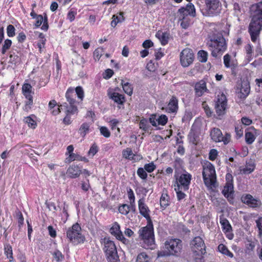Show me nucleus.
I'll return each instance as SVG.
<instances>
[{
	"instance_id": "nucleus-10",
	"label": "nucleus",
	"mask_w": 262,
	"mask_h": 262,
	"mask_svg": "<svg viewBox=\"0 0 262 262\" xmlns=\"http://www.w3.org/2000/svg\"><path fill=\"white\" fill-rule=\"evenodd\" d=\"M194 60V54L191 49L186 48L180 53V61L183 67H187L192 63Z\"/></svg>"
},
{
	"instance_id": "nucleus-19",
	"label": "nucleus",
	"mask_w": 262,
	"mask_h": 262,
	"mask_svg": "<svg viewBox=\"0 0 262 262\" xmlns=\"http://www.w3.org/2000/svg\"><path fill=\"white\" fill-rule=\"evenodd\" d=\"M194 91L195 95L199 97L202 96L204 93L208 92L206 81L203 79L196 82L194 86Z\"/></svg>"
},
{
	"instance_id": "nucleus-63",
	"label": "nucleus",
	"mask_w": 262,
	"mask_h": 262,
	"mask_svg": "<svg viewBox=\"0 0 262 262\" xmlns=\"http://www.w3.org/2000/svg\"><path fill=\"white\" fill-rule=\"evenodd\" d=\"M49 235L52 237H55L56 236V232L52 226H49L48 227Z\"/></svg>"
},
{
	"instance_id": "nucleus-42",
	"label": "nucleus",
	"mask_w": 262,
	"mask_h": 262,
	"mask_svg": "<svg viewBox=\"0 0 262 262\" xmlns=\"http://www.w3.org/2000/svg\"><path fill=\"white\" fill-rule=\"evenodd\" d=\"M245 139L247 144H251L254 142L255 137L252 133L247 132L245 134Z\"/></svg>"
},
{
	"instance_id": "nucleus-25",
	"label": "nucleus",
	"mask_w": 262,
	"mask_h": 262,
	"mask_svg": "<svg viewBox=\"0 0 262 262\" xmlns=\"http://www.w3.org/2000/svg\"><path fill=\"white\" fill-rule=\"evenodd\" d=\"M223 136L221 130L217 128H213L210 132V136L212 140L215 142H221Z\"/></svg>"
},
{
	"instance_id": "nucleus-44",
	"label": "nucleus",
	"mask_w": 262,
	"mask_h": 262,
	"mask_svg": "<svg viewBox=\"0 0 262 262\" xmlns=\"http://www.w3.org/2000/svg\"><path fill=\"white\" fill-rule=\"evenodd\" d=\"M168 121V118L165 115H161L157 118L158 124L165 125Z\"/></svg>"
},
{
	"instance_id": "nucleus-28",
	"label": "nucleus",
	"mask_w": 262,
	"mask_h": 262,
	"mask_svg": "<svg viewBox=\"0 0 262 262\" xmlns=\"http://www.w3.org/2000/svg\"><path fill=\"white\" fill-rule=\"evenodd\" d=\"M121 85L124 92L127 95L131 96L133 91L132 85L128 82L124 83L123 80H121Z\"/></svg>"
},
{
	"instance_id": "nucleus-62",
	"label": "nucleus",
	"mask_w": 262,
	"mask_h": 262,
	"mask_svg": "<svg viewBox=\"0 0 262 262\" xmlns=\"http://www.w3.org/2000/svg\"><path fill=\"white\" fill-rule=\"evenodd\" d=\"M230 56L228 54H226L224 56V63L226 67H230Z\"/></svg>"
},
{
	"instance_id": "nucleus-50",
	"label": "nucleus",
	"mask_w": 262,
	"mask_h": 262,
	"mask_svg": "<svg viewBox=\"0 0 262 262\" xmlns=\"http://www.w3.org/2000/svg\"><path fill=\"white\" fill-rule=\"evenodd\" d=\"M204 254L200 253H196L193 254V257L194 258L195 262H204V259L203 255Z\"/></svg>"
},
{
	"instance_id": "nucleus-26",
	"label": "nucleus",
	"mask_w": 262,
	"mask_h": 262,
	"mask_svg": "<svg viewBox=\"0 0 262 262\" xmlns=\"http://www.w3.org/2000/svg\"><path fill=\"white\" fill-rule=\"evenodd\" d=\"M156 36L160 40L162 45H165L168 42L169 34L159 30L157 32Z\"/></svg>"
},
{
	"instance_id": "nucleus-51",
	"label": "nucleus",
	"mask_w": 262,
	"mask_h": 262,
	"mask_svg": "<svg viewBox=\"0 0 262 262\" xmlns=\"http://www.w3.org/2000/svg\"><path fill=\"white\" fill-rule=\"evenodd\" d=\"M75 92L78 98L81 100H82L84 97V92L82 87L79 86L76 87L75 89Z\"/></svg>"
},
{
	"instance_id": "nucleus-48",
	"label": "nucleus",
	"mask_w": 262,
	"mask_h": 262,
	"mask_svg": "<svg viewBox=\"0 0 262 262\" xmlns=\"http://www.w3.org/2000/svg\"><path fill=\"white\" fill-rule=\"evenodd\" d=\"M101 134L105 138H108L111 136V133L108 129L105 126H101L100 128Z\"/></svg>"
},
{
	"instance_id": "nucleus-55",
	"label": "nucleus",
	"mask_w": 262,
	"mask_h": 262,
	"mask_svg": "<svg viewBox=\"0 0 262 262\" xmlns=\"http://www.w3.org/2000/svg\"><path fill=\"white\" fill-rule=\"evenodd\" d=\"M256 226L258 228L259 235L262 236V216L259 217L256 221Z\"/></svg>"
},
{
	"instance_id": "nucleus-45",
	"label": "nucleus",
	"mask_w": 262,
	"mask_h": 262,
	"mask_svg": "<svg viewBox=\"0 0 262 262\" xmlns=\"http://www.w3.org/2000/svg\"><path fill=\"white\" fill-rule=\"evenodd\" d=\"M103 52V49L102 48H98L94 52V58L95 60H99Z\"/></svg>"
},
{
	"instance_id": "nucleus-32",
	"label": "nucleus",
	"mask_w": 262,
	"mask_h": 262,
	"mask_svg": "<svg viewBox=\"0 0 262 262\" xmlns=\"http://www.w3.org/2000/svg\"><path fill=\"white\" fill-rule=\"evenodd\" d=\"M169 197L167 194H162L160 198L161 207L165 208L169 205Z\"/></svg>"
},
{
	"instance_id": "nucleus-61",
	"label": "nucleus",
	"mask_w": 262,
	"mask_h": 262,
	"mask_svg": "<svg viewBox=\"0 0 262 262\" xmlns=\"http://www.w3.org/2000/svg\"><path fill=\"white\" fill-rule=\"evenodd\" d=\"M153 42L151 41V40L149 39L145 40L142 44L143 47L145 49L149 48L153 46Z\"/></svg>"
},
{
	"instance_id": "nucleus-6",
	"label": "nucleus",
	"mask_w": 262,
	"mask_h": 262,
	"mask_svg": "<svg viewBox=\"0 0 262 262\" xmlns=\"http://www.w3.org/2000/svg\"><path fill=\"white\" fill-rule=\"evenodd\" d=\"M103 250L108 262H119L116 246L109 238H104Z\"/></svg>"
},
{
	"instance_id": "nucleus-11",
	"label": "nucleus",
	"mask_w": 262,
	"mask_h": 262,
	"mask_svg": "<svg viewBox=\"0 0 262 262\" xmlns=\"http://www.w3.org/2000/svg\"><path fill=\"white\" fill-rule=\"evenodd\" d=\"M227 106V98L226 96L222 93L217 95V100L215 104L216 113L218 116H221L225 114Z\"/></svg>"
},
{
	"instance_id": "nucleus-33",
	"label": "nucleus",
	"mask_w": 262,
	"mask_h": 262,
	"mask_svg": "<svg viewBox=\"0 0 262 262\" xmlns=\"http://www.w3.org/2000/svg\"><path fill=\"white\" fill-rule=\"evenodd\" d=\"M150 258L145 253L142 252L138 254L136 262H149Z\"/></svg>"
},
{
	"instance_id": "nucleus-30",
	"label": "nucleus",
	"mask_w": 262,
	"mask_h": 262,
	"mask_svg": "<svg viewBox=\"0 0 262 262\" xmlns=\"http://www.w3.org/2000/svg\"><path fill=\"white\" fill-rule=\"evenodd\" d=\"M218 250L222 254L230 257H232L233 256V254L228 249L226 246L223 244H220L218 246Z\"/></svg>"
},
{
	"instance_id": "nucleus-8",
	"label": "nucleus",
	"mask_w": 262,
	"mask_h": 262,
	"mask_svg": "<svg viewBox=\"0 0 262 262\" xmlns=\"http://www.w3.org/2000/svg\"><path fill=\"white\" fill-rule=\"evenodd\" d=\"M221 3L219 0H205V11L209 16L217 15L221 13Z\"/></svg>"
},
{
	"instance_id": "nucleus-54",
	"label": "nucleus",
	"mask_w": 262,
	"mask_h": 262,
	"mask_svg": "<svg viewBox=\"0 0 262 262\" xmlns=\"http://www.w3.org/2000/svg\"><path fill=\"white\" fill-rule=\"evenodd\" d=\"M217 151L215 149H212L210 150L209 154V159L211 160H214L217 156Z\"/></svg>"
},
{
	"instance_id": "nucleus-4",
	"label": "nucleus",
	"mask_w": 262,
	"mask_h": 262,
	"mask_svg": "<svg viewBox=\"0 0 262 262\" xmlns=\"http://www.w3.org/2000/svg\"><path fill=\"white\" fill-rule=\"evenodd\" d=\"M164 249L165 251L158 252V257L170 255L179 256L182 249V241L178 238L168 239L164 243Z\"/></svg>"
},
{
	"instance_id": "nucleus-64",
	"label": "nucleus",
	"mask_w": 262,
	"mask_h": 262,
	"mask_svg": "<svg viewBox=\"0 0 262 262\" xmlns=\"http://www.w3.org/2000/svg\"><path fill=\"white\" fill-rule=\"evenodd\" d=\"M241 121L242 123L245 125H249L252 123V120L247 117H243Z\"/></svg>"
},
{
	"instance_id": "nucleus-12",
	"label": "nucleus",
	"mask_w": 262,
	"mask_h": 262,
	"mask_svg": "<svg viewBox=\"0 0 262 262\" xmlns=\"http://www.w3.org/2000/svg\"><path fill=\"white\" fill-rule=\"evenodd\" d=\"M177 186H179L183 191H186L189 189V186L191 179V175L187 172L182 174L179 178L176 175Z\"/></svg>"
},
{
	"instance_id": "nucleus-22",
	"label": "nucleus",
	"mask_w": 262,
	"mask_h": 262,
	"mask_svg": "<svg viewBox=\"0 0 262 262\" xmlns=\"http://www.w3.org/2000/svg\"><path fill=\"white\" fill-rule=\"evenodd\" d=\"M109 98L119 104H122L124 102V97L123 95L116 92H108Z\"/></svg>"
},
{
	"instance_id": "nucleus-31",
	"label": "nucleus",
	"mask_w": 262,
	"mask_h": 262,
	"mask_svg": "<svg viewBox=\"0 0 262 262\" xmlns=\"http://www.w3.org/2000/svg\"><path fill=\"white\" fill-rule=\"evenodd\" d=\"M75 160L84 161L85 162H88V160L85 157H81L79 155L76 154L70 155L68 159L69 162H71Z\"/></svg>"
},
{
	"instance_id": "nucleus-17",
	"label": "nucleus",
	"mask_w": 262,
	"mask_h": 262,
	"mask_svg": "<svg viewBox=\"0 0 262 262\" xmlns=\"http://www.w3.org/2000/svg\"><path fill=\"white\" fill-rule=\"evenodd\" d=\"M35 26L36 27H39L43 24L41 27V29L43 31H47L49 28L48 17L46 13L43 14V16L42 15H37L35 18Z\"/></svg>"
},
{
	"instance_id": "nucleus-46",
	"label": "nucleus",
	"mask_w": 262,
	"mask_h": 262,
	"mask_svg": "<svg viewBox=\"0 0 262 262\" xmlns=\"http://www.w3.org/2000/svg\"><path fill=\"white\" fill-rule=\"evenodd\" d=\"M156 165L154 164L153 162H151L148 164H146L144 165V169L148 172H152L156 169Z\"/></svg>"
},
{
	"instance_id": "nucleus-49",
	"label": "nucleus",
	"mask_w": 262,
	"mask_h": 262,
	"mask_svg": "<svg viewBox=\"0 0 262 262\" xmlns=\"http://www.w3.org/2000/svg\"><path fill=\"white\" fill-rule=\"evenodd\" d=\"M137 174L142 179L145 180L147 178V174L145 171V170L143 168H139L137 170Z\"/></svg>"
},
{
	"instance_id": "nucleus-37",
	"label": "nucleus",
	"mask_w": 262,
	"mask_h": 262,
	"mask_svg": "<svg viewBox=\"0 0 262 262\" xmlns=\"http://www.w3.org/2000/svg\"><path fill=\"white\" fill-rule=\"evenodd\" d=\"M25 122L28 124L29 127L34 129L37 124L35 121H34L30 116L27 117L24 119Z\"/></svg>"
},
{
	"instance_id": "nucleus-43",
	"label": "nucleus",
	"mask_w": 262,
	"mask_h": 262,
	"mask_svg": "<svg viewBox=\"0 0 262 262\" xmlns=\"http://www.w3.org/2000/svg\"><path fill=\"white\" fill-rule=\"evenodd\" d=\"M174 190L177 192V198L179 201H181L185 198L186 194L182 192L183 190L181 189V188H180L179 186H177V187L174 188Z\"/></svg>"
},
{
	"instance_id": "nucleus-58",
	"label": "nucleus",
	"mask_w": 262,
	"mask_h": 262,
	"mask_svg": "<svg viewBox=\"0 0 262 262\" xmlns=\"http://www.w3.org/2000/svg\"><path fill=\"white\" fill-rule=\"evenodd\" d=\"M128 199L130 201V204H135V195L132 189H129L127 191Z\"/></svg>"
},
{
	"instance_id": "nucleus-41",
	"label": "nucleus",
	"mask_w": 262,
	"mask_h": 262,
	"mask_svg": "<svg viewBox=\"0 0 262 262\" xmlns=\"http://www.w3.org/2000/svg\"><path fill=\"white\" fill-rule=\"evenodd\" d=\"M52 254L57 262L61 261L64 258V256L58 250H55Z\"/></svg>"
},
{
	"instance_id": "nucleus-3",
	"label": "nucleus",
	"mask_w": 262,
	"mask_h": 262,
	"mask_svg": "<svg viewBox=\"0 0 262 262\" xmlns=\"http://www.w3.org/2000/svg\"><path fill=\"white\" fill-rule=\"evenodd\" d=\"M139 238L142 241V247L145 249H153L155 247V235L152 221L147 222L146 226L138 231Z\"/></svg>"
},
{
	"instance_id": "nucleus-5",
	"label": "nucleus",
	"mask_w": 262,
	"mask_h": 262,
	"mask_svg": "<svg viewBox=\"0 0 262 262\" xmlns=\"http://www.w3.org/2000/svg\"><path fill=\"white\" fill-rule=\"evenodd\" d=\"M202 175L204 184L208 188L215 187L216 176L214 166L212 164L209 162L206 164L203 168Z\"/></svg>"
},
{
	"instance_id": "nucleus-53",
	"label": "nucleus",
	"mask_w": 262,
	"mask_h": 262,
	"mask_svg": "<svg viewBox=\"0 0 262 262\" xmlns=\"http://www.w3.org/2000/svg\"><path fill=\"white\" fill-rule=\"evenodd\" d=\"M20 58L17 55H13L11 54L9 56V62L12 64H16L19 62Z\"/></svg>"
},
{
	"instance_id": "nucleus-20",
	"label": "nucleus",
	"mask_w": 262,
	"mask_h": 262,
	"mask_svg": "<svg viewBox=\"0 0 262 262\" xmlns=\"http://www.w3.org/2000/svg\"><path fill=\"white\" fill-rule=\"evenodd\" d=\"M82 173L81 168L76 165H72L67 170V173L71 178H78Z\"/></svg>"
},
{
	"instance_id": "nucleus-57",
	"label": "nucleus",
	"mask_w": 262,
	"mask_h": 262,
	"mask_svg": "<svg viewBox=\"0 0 262 262\" xmlns=\"http://www.w3.org/2000/svg\"><path fill=\"white\" fill-rule=\"evenodd\" d=\"M97 152L98 147L96 144H94L90 148L88 154L89 155H91L92 157H93Z\"/></svg>"
},
{
	"instance_id": "nucleus-27",
	"label": "nucleus",
	"mask_w": 262,
	"mask_h": 262,
	"mask_svg": "<svg viewBox=\"0 0 262 262\" xmlns=\"http://www.w3.org/2000/svg\"><path fill=\"white\" fill-rule=\"evenodd\" d=\"M233 186L231 182L226 183V185L222 191V193L225 197H229V195L232 193Z\"/></svg>"
},
{
	"instance_id": "nucleus-24",
	"label": "nucleus",
	"mask_w": 262,
	"mask_h": 262,
	"mask_svg": "<svg viewBox=\"0 0 262 262\" xmlns=\"http://www.w3.org/2000/svg\"><path fill=\"white\" fill-rule=\"evenodd\" d=\"M167 109L170 113H176L178 110V100L176 96H173L170 99Z\"/></svg>"
},
{
	"instance_id": "nucleus-9",
	"label": "nucleus",
	"mask_w": 262,
	"mask_h": 262,
	"mask_svg": "<svg viewBox=\"0 0 262 262\" xmlns=\"http://www.w3.org/2000/svg\"><path fill=\"white\" fill-rule=\"evenodd\" d=\"M190 246L193 254L200 253H206V246L203 239L200 236L195 237L191 241Z\"/></svg>"
},
{
	"instance_id": "nucleus-21",
	"label": "nucleus",
	"mask_w": 262,
	"mask_h": 262,
	"mask_svg": "<svg viewBox=\"0 0 262 262\" xmlns=\"http://www.w3.org/2000/svg\"><path fill=\"white\" fill-rule=\"evenodd\" d=\"M240 172L242 174H249L253 172L255 169V164L253 160L250 159L246 162L245 167H240Z\"/></svg>"
},
{
	"instance_id": "nucleus-2",
	"label": "nucleus",
	"mask_w": 262,
	"mask_h": 262,
	"mask_svg": "<svg viewBox=\"0 0 262 262\" xmlns=\"http://www.w3.org/2000/svg\"><path fill=\"white\" fill-rule=\"evenodd\" d=\"M209 40L207 43L212 56L216 57L226 49V43L223 34L220 32H214L209 36Z\"/></svg>"
},
{
	"instance_id": "nucleus-13",
	"label": "nucleus",
	"mask_w": 262,
	"mask_h": 262,
	"mask_svg": "<svg viewBox=\"0 0 262 262\" xmlns=\"http://www.w3.org/2000/svg\"><path fill=\"white\" fill-rule=\"evenodd\" d=\"M180 13L179 20H183L188 15L194 17L196 15L194 5L191 3L188 4L186 7H181L178 10Z\"/></svg>"
},
{
	"instance_id": "nucleus-1",
	"label": "nucleus",
	"mask_w": 262,
	"mask_h": 262,
	"mask_svg": "<svg viewBox=\"0 0 262 262\" xmlns=\"http://www.w3.org/2000/svg\"><path fill=\"white\" fill-rule=\"evenodd\" d=\"M251 21L248 27V32L251 40L255 42L259 38L262 29V0L252 5L250 7Z\"/></svg>"
},
{
	"instance_id": "nucleus-29",
	"label": "nucleus",
	"mask_w": 262,
	"mask_h": 262,
	"mask_svg": "<svg viewBox=\"0 0 262 262\" xmlns=\"http://www.w3.org/2000/svg\"><path fill=\"white\" fill-rule=\"evenodd\" d=\"M123 157L129 159L135 160L134 157L135 155L133 154L132 150L129 148H127L122 151Z\"/></svg>"
},
{
	"instance_id": "nucleus-14",
	"label": "nucleus",
	"mask_w": 262,
	"mask_h": 262,
	"mask_svg": "<svg viewBox=\"0 0 262 262\" xmlns=\"http://www.w3.org/2000/svg\"><path fill=\"white\" fill-rule=\"evenodd\" d=\"M74 93V90L70 88L67 90L66 94L67 100L70 104L69 108L67 109V112L71 114H74L77 111V108L75 105L76 101L72 98Z\"/></svg>"
},
{
	"instance_id": "nucleus-16",
	"label": "nucleus",
	"mask_w": 262,
	"mask_h": 262,
	"mask_svg": "<svg viewBox=\"0 0 262 262\" xmlns=\"http://www.w3.org/2000/svg\"><path fill=\"white\" fill-rule=\"evenodd\" d=\"M138 207L140 213L147 220V221H151L149 214L150 210L147 206L145 204L144 199H141L139 200Z\"/></svg>"
},
{
	"instance_id": "nucleus-38",
	"label": "nucleus",
	"mask_w": 262,
	"mask_h": 262,
	"mask_svg": "<svg viewBox=\"0 0 262 262\" xmlns=\"http://www.w3.org/2000/svg\"><path fill=\"white\" fill-rule=\"evenodd\" d=\"M207 52L201 50L198 52V58L200 61L202 62H205L207 60Z\"/></svg>"
},
{
	"instance_id": "nucleus-18",
	"label": "nucleus",
	"mask_w": 262,
	"mask_h": 262,
	"mask_svg": "<svg viewBox=\"0 0 262 262\" xmlns=\"http://www.w3.org/2000/svg\"><path fill=\"white\" fill-rule=\"evenodd\" d=\"M250 91L249 83L247 80L241 81L239 91L238 92V97L241 99L246 98L249 95Z\"/></svg>"
},
{
	"instance_id": "nucleus-34",
	"label": "nucleus",
	"mask_w": 262,
	"mask_h": 262,
	"mask_svg": "<svg viewBox=\"0 0 262 262\" xmlns=\"http://www.w3.org/2000/svg\"><path fill=\"white\" fill-rule=\"evenodd\" d=\"M220 223L222 226L223 230H225L226 232H229L231 229V226L227 219H221Z\"/></svg>"
},
{
	"instance_id": "nucleus-15",
	"label": "nucleus",
	"mask_w": 262,
	"mask_h": 262,
	"mask_svg": "<svg viewBox=\"0 0 262 262\" xmlns=\"http://www.w3.org/2000/svg\"><path fill=\"white\" fill-rule=\"evenodd\" d=\"M243 203L252 208L258 207L261 205L259 200L253 198L251 194L243 195L241 198Z\"/></svg>"
},
{
	"instance_id": "nucleus-23",
	"label": "nucleus",
	"mask_w": 262,
	"mask_h": 262,
	"mask_svg": "<svg viewBox=\"0 0 262 262\" xmlns=\"http://www.w3.org/2000/svg\"><path fill=\"white\" fill-rule=\"evenodd\" d=\"M110 231L111 234L114 235L117 239L123 237V234L120 230V227L117 222L114 223Z\"/></svg>"
},
{
	"instance_id": "nucleus-35",
	"label": "nucleus",
	"mask_w": 262,
	"mask_h": 262,
	"mask_svg": "<svg viewBox=\"0 0 262 262\" xmlns=\"http://www.w3.org/2000/svg\"><path fill=\"white\" fill-rule=\"evenodd\" d=\"M140 128L145 132H147L150 125L148 124V121L145 118H142L139 123Z\"/></svg>"
},
{
	"instance_id": "nucleus-59",
	"label": "nucleus",
	"mask_w": 262,
	"mask_h": 262,
	"mask_svg": "<svg viewBox=\"0 0 262 262\" xmlns=\"http://www.w3.org/2000/svg\"><path fill=\"white\" fill-rule=\"evenodd\" d=\"M231 136L229 134L226 133L225 136L222 137V140H221V142L223 141L224 144L226 145L230 141Z\"/></svg>"
},
{
	"instance_id": "nucleus-56",
	"label": "nucleus",
	"mask_w": 262,
	"mask_h": 262,
	"mask_svg": "<svg viewBox=\"0 0 262 262\" xmlns=\"http://www.w3.org/2000/svg\"><path fill=\"white\" fill-rule=\"evenodd\" d=\"M149 121L151 124V125L154 126H157V115L156 114H152L150 115L149 118Z\"/></svg>"
},
{
	"instance_id": "nucleus-7",
	"label": "nucleus",
	"mask_w": 262,
	"mask_h": 262,
	"mask_svg": "<svg viewBox=\"0 0 262 262\" xmlns=\"http://www.w3.org/2000/svg\"><path fill=\"white\" fill-rule=\"evenodd\" d=\"M81 228L78 223L74 224L67 231V236L71 242L78 244L84 241V237L81 234Z\"/></svg>"
},
{
	"instance_id": "nucleus-40",
	"label": "nucleus",
	"mask_w": 262,
	"mask_h": 262,
	"mask_svg": "<svg viewBox=\"0 0 262 262\" xmlns=\"http://www.w3.org/2000/svg\"><path fill=\"white\" fill-rule=\"evenodd\" d=\"M12 45V41L10 39H7L4 41V44L2 49V53L5 54L7 50H8Z\"/></svg>"
},
{
	"instance_id": "nucleus-47",
	"label": "nucleus",
	"mask_w": 262,
	"mask_h": 262,
	"mask_svg": "<svg viewBox=\"0 0 262 262\" xmlns=\"http://www.w3.org/2000/svg\"><path fill=\"white\" fill-rule=\"evenodd\" d=\"M15 29L12 25H9L7 28V33L9 37H13L15 35Z\"/></svg>"
},
{
	"instance_id": "nucleus-52",
	"label": "nucleus",
	"mask_w": 262,
	"mask_h": 262,
	"mask_svg": "<svg viewBox=\"0 0 262 262\" xmlns=\"http://www.w3.org/2000/svg\"><path fill=\"white\" fill-rule=\"evenodd\" d=\"M23 94L32 93V86L29 83H25L22 86Z\"/></svg>"
},
{
	"instance_id": "nucleus-60",
	"label": "nucleus",
	"mask_w": 262,
	"mask_h": 262,
	"mask_svg": "<svg viewBox=\"0 0 262 262\" xmlns=\"http://www.w3.org/2000/svg\"><path fill=\"white\" fill-rule=\"evenodd\" d=\"M16 215L18 217V226L20 227L23 224L24 217L22 213L20 211H18L16 213Z\"/></svg>"
},
{
	"instance_id": "nucleus-39",
	"label": "nucleus",
	"mask_w": 262,
	"mask_h": 262,
	"mask_svg": "<svg viewBox=\"0 0 262 262\" xmlns=\"http://www.w3.org/2000/svg\"><path fill=\"white\" fill-rule=\"evenodd\" d=\"M118 210L121 214L126 215L130 210V206L127 204H123L119 207Z\"/></svg>"
},
{
	"instance_id": "nucleus-36",
	"label": "nucleus",
	"mask_w": 262,
	"mask_h": 262,
	"mask_svg": "<svg viewBox=\"0 0 262 262\" xmlns=\"http://www.w3.org/2000/svg\"><path fill=\"white\" fill-rule=\"evenodd\" d=\"M90 125L87 123H84L80 126L79 131L80 135L83 137L89 130Z\"/></svg>"
}]
</instances>
